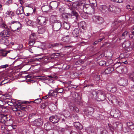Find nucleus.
<instances>
[{
	"label": "nucleus",
	"mask_w": 134,
	"mask_h": 134,
	"mask_svg": "<svg viewBox=\"0 0 134 134\" xmlns=\"http://www.w3.org/2000/svg\"><path fill=\"white\" fill-rule=\"evenodd\" d=\"M31 107V106L29 105H21L20 108V109L15 113V114L17 116L19 117L23 116L26 113V112L28 111Z\"/></svg>",
	"instance_id": "nucleus-4"
},
{
	"label": "nucleus",
	"mask_w": 134,
	"mask_h": 134,
	"mask_svg": "<svg viewBox=\"0 0 134 134\" xmlns=\"http://www.w3.org/2000/svg\"><path fill=\"white\" fill-rule=\"evenodd\" d=\"M129 77L130 80L134 82V72L131 74L130 75Z\"/></svg>",
	"instance_id": "nucleus-50"
},
{
	"label": "nucleus",
	"mask_w": 134,
	"mask_h": 134,
	"mask_svg": "<svg viewBox=\"0 0 134 134\" xmlns=\"http://www.w3.org/2000/svg\"><path fill=\"white\" fill-rule=\"evenodd\" d=\"M0 41L1 43L8 46L9 44V41L8 40L5 38V37H2L1 38Z\"/></svg>",
	"instance_id": "nucleus-25"
},
{
	"label": "nucleus",
	"mask_w": 134,
	"mask_h": 134,
	"mask_svg": "<svg viewBox=\"0 0 134 134\" xmlns=\"http://www.w3.org/2000/svg\"><path fill=\"white\" fill-rule=\"evenodd\" d=\"M59 4V2L56 1H52L50 3L49 7L50 8L55 9L57 8Z\"/></svg>",
	"instance_id": "nucleus-22"
},
{
	"label": "nucleus",
	"mask_w": 134,
	"mask_h": 134,
	"mask_svg": "<svg viewBox=\"0 0 134 134\" xmlns=\"http://www.w3.org/2000/svg\"><path fill=\"white\" fill-rule=\"evenodd\" d=\"M12 0H9L6 2V4L7 5H9L10 4L12 3Z\"/></svg>",
	"instance_id": "nucleus-62"
},
{
	"label": "nucleus",
	"mask_w": 134,
	"mask_h": 134,
	"mask_svg": "<svg viewBox=\"0 0 134 134\" xmlns=\"http://www.w3.org/2000/svg\"><path fill=\"white\" fill-rule=\"evenodd\" d=\"M92 19L94 22L98 24H101L104 22L103 18L99 16H93L92 17Z\"/></svg>",
	"instance_id": "nucleus-8"
},
{
	"label": "nucleus",
	"mask_w": 134,
	"mask_h": 134,
	"mask_svg": "<svg viewBox=\"0 0 134 134\" xmlns=\"http://www.w3.org/2000/svg\"><path fill=\"white\" fill-rule=\"evenodd\" d=\"M33 124L35 126H40L43 124V121L41 119H38L33 121Z\"/></svg>",
	"instance_id": "nucleus-21"
},
{
	"label": "nucleus",
	"mask_w": 134,
	"mask_h": 134,
	"mask_svg": "<svg viewBox=\"0 0 134 134\" xmlns=\"http://www.w3.org/2000/svg\"><path fill=\"white\" fill-rule=\"evenodd\" d=\"M52 46L53 47H59L62 46V44L60 43H56L52 44Z\"/></svg>",
	"instance_id": "nucleus-51"
},
{
	"label": "nucleus",
	"mask_w": 134,
	"mask_h": 134,
	"mask_svg": "<svg viewBox=\"0 0 134 134\" xmlns=\"http://www.w3.org/2000/svg\"><path fill=\"white\" fill-rule=\"evenodd\" d=\"M129 56V55L126 52H124L121 53L120 56L119 58L121 59L126 58H127Z\"/></svg>",
	"instance_id": "nucleus-35"
},
{
	"label": "nucleus",
	"mask_w": 134,
	"mask_h": 134,
	"mask_svg": "<svg viewBox=\"0 0 134 134\" xmlns=\"http://www.w3.org/2000/svg\"><path fill=\"white\" fill-rule=\"evenodd\" d=\"M74 125L75 127L77 130H80L83 128V126L80 123L78 122H74Z\"/></svg>",
	"instance_id": "nucleus-27"
},
{
	"label": "nucleus",
	"mask_w": 134,
	"mask_h": 134,
	"mask_svg": "<svg viewBox=\"0 0 134 134\" xmlns=\"http://www.w3.org/2000/svg\"><path fill=\"white\" fill-rule=\"evenodd\" d=\"M125 68V67L121 66L117 68H115V69L118 72L121 73L125 72L124 70Z\"/></svg>",
	"instance_id": "nucleus-30"
},
{
	"label": "nucleus",
	"mask_w": 134,
	"mask_h": 134,
	"mask_svg": "<svg viewBox=\"0 0 134 134\" xmlns=\"http://www.w3.org/2000/svg\"><path fill=\"white\" fill-rule=\"evenodd\" d=\"M49 120L53 123H56L58 122L60 119L57 116L53 115L49 118Z\"/></svg>",
	"instance_id": "nucleus-19"
},
{
	"label": "nucleus",
	"mask_w": 134,
	"mask_h": 134,
	"mask_svg": "<svg viewBox=\"0 0 134 134\" xmlns=\"http://www.w3.org/2000/svg\"><path fill=\"white\" fill-rule=\"evenodd\" d=\"M62 16L63 17L66 19H68L71 17L70 13H63L62 14Z\"/></svg>",
	"instance_id": "nucleus-40"
},
{
	"label": "nucleus",
	"mask_w": 134,
	"mask_h": 134,
	"mask_svg": "<svg viewBox=\"0 0 134 134\" xmlns=\"http://www.w3.org/2000/svg\"><path fill=\"white\" fill-rule=\"evenodd\" d=\"M134 125L132 122H129L127 123V126L129 127L132 125Z\"/></svg>",
	"instance_id": "nucleus-61"
},
{
	"label": "nucleus",
	"mask_w": 134,
	"mask_h": 134,
	"mask_svg": "<svg viewBox=\"0 0 134 134\" xmlns=\"http://www.w3.org/2000/svg\"><path fill=\"white\" fill-rule=\"evenodd\" d=\"M71 116L73 120H74L75 121H76L78 120L79 118L77 115L76 114H72L71 115Z\"/></svg>",
	"instance_id": "nucleus-38"
},
{
	"label": "nucleus",
	"mask_w": 134,
	"mask_h": 134,
	"mask_svg": "<svg viewBox=\"0 0 134 134\" xmlns=\"http://www.w3.org/2000/svg\"><path fill=\"white\" fill-rule=\"evenodd\" d=\"M94 112L93 108L91 107L89 108L88 109L87 113L86 114V115L89 118H91L93 116Z\"/></svg>",
	"instance_id": "nucleus-24"
},
{
	"label": "nucleus",
	"mask_w": 134,
	"mask_h": 134,
	"mask_svg": "<svg viewBox=\"0 0 134 134\" xmlns=\"http://www.w3.org/2000/svg\"><path fill=\"white\" fill-rule=\"evenodd\" d=\"M129 37L130 40H132L134 41V35H129Z\"/></svg>",
	"instance_id": "nucleus-63"
},
{
	"label": "nucleus",
	"mask_w": 134,
	"mask_h": 134,
	"mask_svg": "<svg viewBox=\"0 0 134 134\" xmlns=\"http://www.w3.org/2000/svg\"><path fill=\"white\" fill-rule=\"evenodd\" d=\"M79 30L78 29H75L73 30L72 35L74 37H77L79 35Z\"/></svg>",
	"instance_id": "nucleus-33"
},
{
	"label": "nucleus",
	"mask_w": 134,
	"mask_h": 134,
	"mask_svg": "<svg viewBox=\"0 0 134 134\" xmlns=\"http://www.w3.org/2000/svg\"><path fill=\"white\" fill-rule=\"evenodd\" d=\"M10 25L9 28L13 32H18L20 33V29L21 25V23L19 21H14L9 23Z\"/></svg>",
	"instance_id": "nucleus-3"
},
{
	"label": "nucleus",
	"mask_w": 134,
	"mask_h": 134,
	"mask_svg": "<svg viewBox=\"0 0 134 134\" xmlns=\"http://www.w3.org/2000/svg\"><path fill=\"white\" fill-rule=\"evenodd\" d=\"M107 63H106L104 61H101L99 62V64L100 66H102L104 65H106Z\"/></svg>",
	"instance_id": "nucleus-52"
},
{
	"label": "nucleus",
	"mask_w": 134,
	"mask_h": 134,
	"mask_svg": "<svg viewBox=\"0 0 134 134\" xmlns=\"http://www.w3.org/2000/svg\"><path fill=\"white\" fill-rule=\"evenodd\" d=\"M35 40H30L29 42V45L30 46H32L35 43Z\"/></svg>",
	"instance_id": "nucleus-56"
},
{
	"label": "nucleus",
	"mask_w": 134,
	"mask_h": 134,
	"mask_svg": "<svg viewBox=\"0 0 134 134\" xmlns=\"http://www.w3.org/2000/svg\"><path fill=\"white\" fill-rule=\"evenodd\" d=\"M100 130L101 134H107V132L105 129H102Z\"/></svg>",
	"instance_id": "nucleus-54"
},
{
	"label": "nucleus",
	"mask_w": 134,
	"mask_h": 134,
	"mask_svg": "<svg viewBox=\"0 0 134 134\" xmlns=\"http://www.w3.org/2000/svg\"><path fill=\"white\" fill-rule=\"evenodd\" d=\"M0 27L4 28L5 29L2 31L0 33V35L2 37H8L10 34L9 33L10 30L7 26L5 24V22L0 17Z\"/></svg>",
	"instance_id": "nucleus-1"
},
{
	"label": "nucleus",
	"mask_w": 134,
	"mask_h": 134,
	"mask_svg": "<svg viewBox=\"0 0 134 134\" xmlns=\"http://www.w3.org/2000/svg\"><path fill=\"white\" fill-rule=\"evenodd\" d=\"M10 121L11 122V123L9 124L11 125L12 124V119L8 118L7 115H0V122L4 124H8Z\"/></svg>",
	"instance_id": "nucleus-6"
},
{
	"label": "nucleus",
	"mask_w": 134,
	"mask_h": 134,
	"mask_svg": "<svg viewBox=\"0 0 134 134\" xmlns=\"http://www.w3.org/2000/svg\"><path fill=\"white\" fill-rule=\"evenodd\" d=\"M123 47L125 48L128 52L131 51L133 49V48L131 45L130 42L129 41H126L124 42L122 45Z\"/></svg>",
	"instance_id": "nucleus-10"
},
{
	"label": "nucleus",
	"mask_w": 134,
	"mask_h": 134,
	"mask_svg": "<svg viewBox=\"0 0 134 134\" xmlns=\"http://www.w3.org/2000/svg\"><path fill=\"white\" fill-rule=\"evenodd\" d=\"M84 5V3H83L82 1L74 2L72 4V5L73 7H78V8H79L81 9H82Z\"/></svg>",
	"instance_id": "nucleus-14"
},
{
	"label": "nucleus",
	"mask_w": 134,
	"mask_h": 134,
	"mask_svg": "<svg viewBox=\"0 0 134 134\" xmlns=\"http://www.w3.org/2000/svg\"><path fill=\"white\" fill-rule=\"evenodd\" d=\"M106 87L107 90L111 92H115L117 90L115 86L112 83H108L106 85Z\"/></svg>",
	"instance_id": "nucleus-11"
},
{
	"label": "nucleus",
	"mask_w": 134,
	"mask_h": 134,
	"mask_svg": "<svg viewBox=\"0 0 134 134\" xmlns=\"http://www.w3.org/2000/svg\"><path fill=\"white\" fill-rule=\"evenodd\" d=\"M114 125L116 126V128L117 129H121L122 127V124L119 122H116Z\"/></svg>",
	"instance_id": "nucleus-37"
},
{
	"label": "nucleus",
	"mask_w": 134,
	"mask_h": 134,
	"mask_svg": "<svg viewBox=\"0 0 134 134\" xmlns=\"http://www.w3.org/2000/svg\"><path fill=\"white\" fill-rule=\"evenodd\" d=\"M6 14H7V16L8 17H12V16H14V12L10 10L7 11L6 13Z\"/></svg>",
	"instance_id": "nucleus-39"
},
{
	"label": "nucleus",
	"mask_w": 134,
	"mask_h": 134,
	"mask_svg": "<svg viewBox=\"0 0 134 134\" xmlns=\"http://www.w3.org/2000/svg\"><path fill=\"white\" fill-rule=\"evenodd\" d=\"M67 34L65 33L64 36L62 38V40L64 42H69L71 40V36L69 32H67Z\"/></svg>",
	"instance_id": "nucleus-17"
},
{
	"label": "nucleus",
	"mask_w": 134,
	"mask_h": 134,
	"mask_svg": "<svg viewBox=\"0 0 134 134\" xmlns=\"http://www.w3.org/2000/svg\"><path fill=\"white\" fill-rule=\"evenodd\" d=\"M55 91L57 92V93H62L63 91V89L62 88H56L55 89Z\"/></svg>",
	"instance_id": "nucleus-47"
},
{
	"label": "nucleus",
	"mask_w": 134,
	"mask_h": 134,
	"mask_svg": "<svg viewBox=\"0 0 134 134\" xmlns=\"http://www.w3.org/2000/svg\"><path fill=\"white\" fill-rule=\"evenodd\" d=\"M47 30L46 27L45 26H41L38 27V32L39 34L43 33Z\"/></svg>",
	"instance_id": "nucleus-23"
},
{
	"label": "nucleus",
	"mask_w": 134,
	"mask_h": 134,
	"mask_svg": "<svg viewBox=\"0 0 134 134\" xmlns=\"http://www.w3.org/2000/svg\"><path fill=\"white\" fill-rule=\"evenodd\" d=\"M30 40H35L36 38V35L35 33H33L30 36Z\"/></svg>",
	"instance_id": "nucleus-44"
},
{
	"label": "nucleus",
	"mask_w": 134,
	"mask_h": 134,
	"mask_svg": "<svg viewBox=\"0 0 134 134\" xmlns=\"http://www.w3.org/2000/svg\"><path fill=\"white\" fill-rule=\"evenodd\" d=\"M42 101V100L40 98H37L35 100V103L39 104Z\"/></svg>",
	"instance_id": "nucleus-53"
},
{
	"label": "nucleus",
	"mask_w": 134,
	"mask_h": 134,
	"mask_svg": "<svg viewBox=\"0 0 134 134\" xmlns=\"http://www.w3.org/2000/svg\"><path fill=\"white\" fill-rule=\"evenodd\" d=\"M49 8H50L48 5H45L42 7L41 9L43 12H47L49 10Z\"/></svg>",
	"instance_id": "nucleus-36"
},
{
	"label": "nucleus",
	"mask_w": 134,
	"mask_h": 134,
	"mask_svg": "<svg viewBox=\"0 0 134 134\" xmlns=\"http://www.w3.org/2000/svg\"><path fill=\"white\" fill-rule=\"evenodd\" d=\"M120 66V62H117L114 65V68H117L119 67Z\"/></svg>",
	"instance_id": "nucleus-55"
},
{
	"label": "nucleus",
	"mask_w": 134,
	"mask_h": 134,
	"mask_svg": "<svg viewBox=\"0 0 134 134\" xmlns=\"http://www.w3.org/2000/svg\"><path fill=\"white\" fill-rule=\"evenodd\" d=\"M70 14L71 17L74 16L76 17V19L77 20L79 18V15L78 13L76 12L75 10L73 8H71L70 9Z\"/></svg>",
	"instance_id": "nucleus-20"
},
{
	"label": "nucleus",
	"mask_w": 134,
	"mask_h": 134,
	"mask_svg": "<svg viewBox=\"0 0 134 134\" xmlns=\"http://www.w3.org/2000/svg\"><path fill=\"white\" fill-rule=\"evenodd\" d=\"M123 0H111L112 1L118 3H121L123 2Z\"/></svg>",
	"instance_id": "nucleus-58"
},
{
	"label": "nucleus",
	"mask_w": 134,
	"mask_h": 134,
	"mask_svg": "<svg viewBox=\"0 0 134 134\" xmlns=\"http://www.w3.org/2000/svg\"><path fill=\"white\" fill-rule=\"evenodd\" d=\"M16 13L19 15V17L23 18L24 14V10L23 8H19L16 11Z\"/></svg>",
	"instance_id": "nucleus-16"
},
{
	"label": "nucleus",
	"mask_w": 134,
	"mask_h": 134,
	"mask_svg": "<svg viewBox=\"0 0 134 134\" xmlns=\"http://www.w3.org/2000/svg\"><path fill=\"white\" fill-rule=\"evenodd\" d=\"M70 24L66 22H64V29L66 30H69L70 27Z\"/></svg>",
	"instance_id": "nucleus-41"
},
{
	"label": "nucleus",
	"mask_w": 134,
	"mask_h": 134,
	"mask_svg": "<svg viewBox=\"0 0 134 134\" xmlns=\"http://www.w3.org/2000/svg\"><path fill=\"white\" fill-rule=\"evenodd\" d=\"M128 32L127 31H125L122 34L121 36L122 38H124L128 34Z\"/></svg>",
	"instance_id": "nucleus-49"
},
{
	"label": "nucleus",
	"mask_w": 134,
	"mask_h": 134,
	"mask_svg": "<svg viewBox=\"0 0 134 134\" xmlns=\"http://www.w3.org/2000/svg\"><path fill=\"white\" fill-rule=\"evenodd\" d=\"M57 92L55 91V89L54 90H50L48 93V95L50 96H53L55 97L57 96Z\"/></svg>",
	"instance_id": "nucleus-31"
},
{
	"label": "nucleus",
	"mask_w": 134,
	"mask_h": 134,
	"mask_svg": "<svg viewBox=\"0 0 134 134\" xmlns=\"http://www.w3.org/2000/svg\"><path fill=\"white\" fill-rule=\"evenodd\" d=\"M46 18L44 16H39L37 19V24L41 26H45L47 23Z\"/></svg>",
	"instance_id": "nucleus-7"
},
{
	"label": "nucleus",
	"mask_w": 134,
	"mask_h": 134,
	"mask_svg": "<svg viewBox=\"0 0 134 134\" xmlns=\"http://www.w3.org/2000/svg\"><path fill=\"white\" fill-rule=\"evenodd\" d=\"M89 1L90 3L93 5L94 7H95L96 6V0H89Z\"/></svg>",
	"instance_id": "nucleus-46"
},
{
	"label": "nucleus",
	"mask_w": 134,
	"mask_h": 134,
	"mask_svg": "<svg viewBox=\"0 0 134 134\" xmlns=\"http://www.w3.org/2000/svg\"><path fill=\"white\" fill-rule=\"evenodd\" d=\"M73 97L75 98V101L76 102H77L79 101L80 99V97L79 96L78 93H77L75 92L73 94Z\"/></svg>",
	"instance_id": "nucleus-32"
},
{
	"label": "nucleus",
	"mask_w": 134,
	"mask_h": 134,
	"mask_svg": "<svg viewBox=\"0 0 134 134\" xmlns=\"http://www.w3.org/2000/svg\"><path fill=\"white\" fill-rule=\"evenodd\" d=\"M108 10L111 12L115 13L116 11H120V9L113 5H110L109 7Z\"/></svg>",
	"instance_id": "nucleus-13"
},
{
	"label": "nucleus",
	"mask_w": 134,
	"mask_h": 134,
	"mask_svg": "<svg viewBox=\"0 0 134 134\" xmlns=\"http://www.w3.org/2000/svg\"><path fill=\"white\" fill-rule=\"evenodd\" d=\"M87 82V81H85V84L84 85L83 88H85L86 87H89V86H92V85L91 84H86V82Z\"/></svg>",
	"instance_id": "nucleus-59"
},
{
	"label": "nucleus",
	"mask_w": 134,
	"mask_h": 134,
	"mask_svg": "<svg viewBox=\"0 0 134 134\" xmlns=\"http://www.w3.org/2000/svg\"><path fill=\"white\" fill-rule=\"evenodd\" d=\"M114 70V68L113 67H109L105 69L104 71H102L101 72L102 74H108L111 73Z\"/></svg>",
	"instance_id": "nucleus-18"
},
{
	"label": "nucleus",
	"mask_w": 134,
	"mask_h": 134,
	"mask_svg": "<svg viewBox=\"0 0 134 134\" xmlns=\"http://www.w3.org/2000/svg\"><path fill=\"white\" fill-rule=\"evenodd\" d=\"M36 114V113H33L30 114L29 116L28 119H27V120L29 121V122L30 120L34 118Z\"/></svg>",
	"instance_id": "nucleus-43"
},
{
	"label": "nucleus",
	"mask_w": 134,
	"mask_h": 134,
	"mask_svg": "<svg viewBox=\"0 0 134 134\" xmlns=\"http://www.w3.org/2000/svg\"><path fill=\"white\" fill-rule=\"evenodd\" d=\"M44 128L46 131L50 130L52 129V127L51 123L47 122L44 124Z\"/></svg>",
	"instance_id": "nucleus-29"
},
{
	"label": "nucleus",
	"mask_w": 134,
	"mask_h": 134,
	"mask_svg": "<svg viewBox=\"0 0 134 134\" xmlns=\"http://www.w3.org/2000/svg\"><path fill=\"white\" fill-rule=\"evenodd\" d=\"M61 27V23L59 21H56L52 25L53 30L55 31H59Z\"/></svg>",
	"instance_id": "nucleus-9"
},
{
	"label": "nucleus",
	"mask_w": 134,
	"mask_h": 134,
	"mask_svg": "<svg viewBox=\"0 0 134 134\" xmlns=\"http://www.w3.org/2000/svg\"><path fill=\"white\" fill-rule=\"evenodd\" d=\"M93 97H95L98 101H103L106 98L105 94L104 91L98 90L97 91H93L92 93Z\"/></svg>",
	"instance_id": "nucleus-2"
},
{
	"label": "nucleus",
	"mask_w": 134,
	"mask_h": 134,
	"mask_svg": "<svg viewBox=\"0 0 134 134\" xmlns=\"http://www.w3.org/2000/svg\"><path fill=\"white\" fill-rule=\"evenodd\" d=\"M94 79L97 81L99 80L100 79V75H96L94 77Z\"/></svg>",
	"instance_id": "nucleus-57"
},
{
	"label": "nucleus",
	"mask_w": 134,
	"mask_h": 134,
	"mask_svg": "<svg viewBox=\"0 0 134 134\" xmlns=\"http://www.w3.org/2000/svg\"><path fill=\"white\" fill-rule=\"evenodd\" d=\"M120 114L119 111L118 110L117 111H116V112L114 114L113 116L115 118L120 117Z\"/></svg>",
	"instance_id": "nucleus-45"
},
{
	"label": "nucleus",
	"mask_w": 134,
	"mask_h": 134,
	"mask_svg": "<svg viewBox=\"0 0 134 134\" xmlns=\"http://www.w3.org/2000/svg\"><path fill=\"white\" fill-rule=\"evenodd\" d=\"M100 10L103 13H105L107 10L108 8L105 5H100L99 7Z\"/></svg>",
	"instance_id": "nucleus-26"
},
{
	"label": "nucleus",
	"mask_w": 134,
	"mask_h": 134,
	"mask_svg": "<svg viewBox=\"0 0 134 134\" xmlns=\"http://www.w3.org/2000/svg\"><path fill=\"white\" fill-rule=\"evenodd\" d=\"M21 105L16 104L15 105H14V107L13 108L12 110L13 111H15V113H16L20 109V108H21Z\"/></svg>",
	"instance_id": "nucleus-34"
},
{
	"label": "nucleus",
	"mask_w": 134,
	"mask_h": 134,
	"mask_svg": "<svg viewBox=\"0 0 134 134\" xmlns=\"http://www.w3.org/2000/svg\"><path fill=\"white\" fill-rule=\"evenodd\" d=\"M118 83L120 86H126L128 84V80L125 78L122 77L119 81Z\"/></svg>",
	"instance_id": "nucleus-12"
},
{
	"label": "nucleus",
	"mask_w": 134,
	"mask_h": 134,
	"mask_svg": "<svg viewBox=\"0 0 134 134\" xmlns=\"http://www.w3.org/2000/svg\"><path fill=\"white\" fill-rule=\"evenodd\" d=\"M82 9L83 11L88 14L92 15L95 13L94 8L93 7L87 4H85L83 5Z\"/></svg>",
	"instance_id": "nucleus-5"
},
{
	"label": "nucleus",
	"mask_w": 134,
	"mask_h": 134,
	"mask_svg": "<svg viewBox=\"0 0 134 134\" xmlns=\"http://www.w3.org/2000/svg\"><path fill=\"white\" fill-rule=\"evenodd\" d=\"M98 116H96V119L98 120H101L102 119V116L101 115H98Z\"/></svg>",
	"instance_id": "nucleus-64"
},
{
	"label": "nucleus",
	"mask_w": 134,
	"mask_h": 134,
	"mask_svg": "<svg viewBox=\"0 0 134 134\" xmlns=\"http://www.w3.org/2000/svg\"><path fill=\"white\" fill-rule=\"evenodd\" d=\"M26 22L27 24L29 26H31L32 25V22L31 20H29L28 19H26Z\"/></svg>",
	"instance_id": "nucleus-48"
},
{
	"label": "nucleus",
	"mask_w": 134,
	"mask_h": 134,
	"mask_svg": "<svg viewBox=\"0 0 134 134\" xmlns=\"http://www.w3.org/2000/svg\"><path fill=\"white\" fill-rule=\"evenodd\" d=\"M79 26L80 28H82L84 30L86 29V23L84 21H81L80 23L78 25Z\"/></svg>",
	"instance_id": "nucleus-28"
},
{
	"label": "nucleus",
	"mask_w": 134,
	"mask_h": 134,
	"mask_svg": "<svg viewBox=\"0 0 134 134\" xmlns=\"http://www.w3.org/2000/svg\"><path fill=\"white\" fill-rule=\"evenodd\" d=\"M1 52L2 55L4 57H5L7 56V54L9 53L10 51H6L5 50H2Z\"/></svg>",
	"instance_id": "nucleus-42"
},
{
	"label": "nucleus",
	"mask_w": 134,
	"mask_h": 134,
	"mask_svg": "<svg viewBox=\"0 0 134 134\" xmlns=\"http://www.w3.org/2000/svg\"><path fill=\"white\" fill-rule=\"evenodd\" d=\"M69 107L71 110L74 113H78L79 111V109L74 104L72 103L69 104Z\"/></svg>",
	"instance_id": "nucleus-15"
},
{
	"label": "nucleus",
	"mask_w": 134,
	"mask_h": 134,
	"mask_svg": "<svg viewBox=\"0 0 134 134\" xmlns=\"http://www.w3.org/2000/svg\"><path fill=\"white\" fill-rule=\"evenodd\" d=\"M3 110H2V112L4 113L5 112H7V107L3 106Z\"/></svg>",
	"instance_id": "nucleus-60"
}]
</instances>
